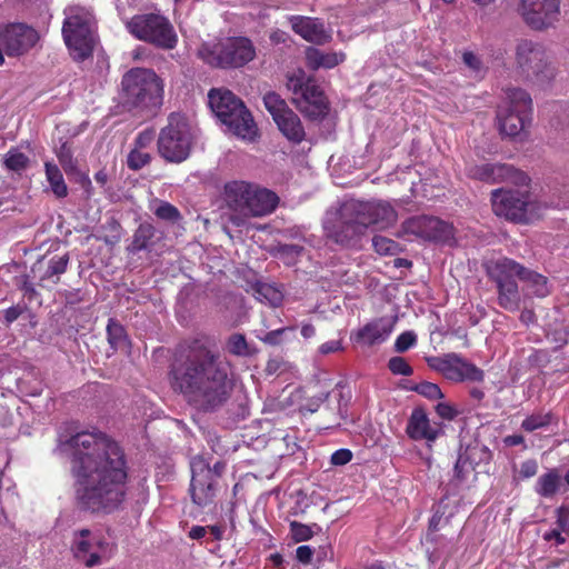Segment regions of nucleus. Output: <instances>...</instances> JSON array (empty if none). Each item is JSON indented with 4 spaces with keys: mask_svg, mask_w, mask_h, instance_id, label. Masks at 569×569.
<instances>
[{
    "mask_svg": "<svg viewBox=\"0 0 569 569\" xmlns=\"http://www.w3.org/2000/svg\"><path fill=\"white\" fill-rule=\"evenodd\" d=\"M69 452L76 507L112 513L127 499L129 462L124 449L102 431H80L62 442Z\"/></svg>",
    "mask_w": 569,
    "mask_h": 569,
    "instance_id": "obj_1",
    "label": "nucleus"
},
{
    "mask_svg": "<svg viewBox=\"0 0 569 569\" xmlns=\"http://www.w3.org/2000/svg\"><path fill=\"white\" fill-rule=\"evenodd\" d=\"M168 376L174 392L204 411L222 406L233 389L230 363L222 358L214 341L204 336L177 348Z\"/></svg>",
    "mask_w": 569,
    "mask_h": 569,
    "instance_id": "obj_2",
    "label": "nucleus"
},
{
    "mask_svg": "<svg viewBox=\"0 0 569 569\" xmlns=\"http://www.w3.org/2000/svg\"><path fill=\"white\" fill-rule=\"evenodd\" d=\"M397 220L395 208L385 200L349 199L341 203L338 217L325 226L329 240L345 248H358L369 228L386 229Z\"/></svg>",
    "mask_w": 569,
    "mask_h": 569,
    "instance_id": "obj_3",
    "label": "nucleus"
},
{
    "mask_svg": "<svg viewBox=\"0 0 569 569\" xmlns=\"http://www.w3.org/2000/svg\"><path fill=\"white\" fill-rule=\"evenodd\" d=\"M163 80L147 68H132L121 79V101L136 116L151 118L163 103Z\"/></svg>",
    "mask_w": 569,
    "mask_h": 569,
    "instance_id": "obj_4",
    "label": "nucleus"
},
{
    "mask_svg": "<svg viewBox=\"0 0 569 569\" xmlns=\"http://www.w3.org/2000/svg\"><path fill=\"white\" fill-rule=\"evenodd\" d=\"M197 56L211 68L236 70L253 61L257 52L251 39L233 36L213 42H203L199 47Z\"/></svg>",
    "mask_w": 569,
    "mask_h": 569,
    "instance_id": "obj_5",
    "label": "nucleus"
},
{
    "mask_svg": "<svg viewBox=\"0 0 569 569\" xmlns=\"http://www.w3.org/2000/svg\"><path fill=\"white\" fill-rule=\"evenodd\" d=\"M209 107L234 136L253 140L258 128L243 101L226 88H212L208 93Z\"/></svg>",
    "mask_w": 569,
    "mask_h": 569,
    "instance_id": "obj_6",
    "label": "nucleus"
},
{
    "mask_svg": "<svg viewBox=\"0 0 569 569\" xmlns=\"http://www.w3.org/2000/svg\"><path fill=\"white\" fill-rule=\"evenodd\" d=\"M64 16L61 32L70 57L76 62L92 58L97 40L93 14L83 7L72 6L64 10Z\"/></svg>",
    "mask_w": 569,
    "mask_h": 569,
    "instance_id": "obj_7",
    "label": "nucleus"
},
{
    "mask_svg": "<svg viewBox=\"0 0 569 569\" xmlns=\"http://www.w3.org/2000/svg\"><path fill=\"white\" fill-rule=\"evenodd\" d=\"M286 78V87L292 93V102L297 109L311 121L323 120L329 113L330 104L317 80L302 69L288 73Z\"/></svg>",
    "mask_w": 569,
    "mask_h": 569,
    "instance_id": "obj_8",
    "label": "nucleus"
},
{
    "mask_svg": "<svg viewBox=\"0 0 569 569\" xmlns=\"http://www.w3.org/2000/svg\"><path fill=\"white\" fill-rule=\"evenodd\" d=\"M513 59L518 72L538 86H547L556 78V67L540 42L518 39L513 49Z\"/></svg>",
    "mask_w": 569,
    "mask_h": 569,
    "instance_id": "obj_9",
    "label": "nucleus"
},
{
    "mask_svg": "<svg viewBox=\"0 0 569 569\" xmlns=\"http://www.w3.org/2000/svg\"><path fill=\"white\" fill-rule=\"evenodd\" d=\"M527 282L539 297L548 293L547 278L531 271L515 260L500 259V306L507 309H516L520 301L516 279Z\"/></svg>",
    "mask_w": 569,
    "mask_h": 569,
    "instance_id": "obj_10",
    "label": "nucleus"
},
{
    "mask_svg": "<svg viewBox=\"0 0 569 569\" xmlns=\"http://www.w3.org/2000/svg\"><path fill=\"white\" fill-rule=\"evenodd\" d=\"M191 148L192 134L186 117L177 112L170 113L167 124L158 134L159 156L167 162L181 163L189 158Z\"/></svg>",
    "mask_w": 569,
    "mask_h": 569,
    "instance_id": "obj_11",
    "label": "nucleus"
},
{
    "mask_svg": "<svg viewBox=\"0 0 569 569\" xmlns=\"http://www.w3.org/2000/svg\"><path fill=\"white\" fill-rule=\"evenodd\" d=\"M532 101L520 88L508 89L505 98L506 114L500 119V140L509 138L516 142L528 139L526 127L530 122Z\"/></svg>",
    "mask_w": 569,
    "mask_h": 569,
    "instance_id": "obj_12",
    "label": "nucleus"
},
{
    "mask_svg": "<svg viewBox=\"0 0 569 569\" xmlns=\"http://www.w3.org/2000/svg\"><path fill=\"white\" fill-rule=\"evenodd\" d=\"M127 30L136 39L162 50L177 46L178 37L168 18L158 13L133 16L127 23Z\"/></svg>",
    "mask_w": 569,
    "mask_h": 569,
    "instance_id": "obj_13",
    "label": "nucleus"
},
{
    "mask_svg": "<svg viewBox=\"0 0 569 569\" xmlns=\"http://www.w3.org/2000/svg\"><path fill=\"white\" fill-rule=\"evenodd\" d=\"M428 365L453 382H481L485 377L483 370L455 352L429 358Z\"/></svg>",
    "mask_w": 569,
    "mask_h": 569,
    "instance_id": "obj_14",
    "label": "nucleus"
},
{
    "mask_svg": "<svg viewBox=\"0 0 569 569\" xmlns=\"http://www.w3.org/2000/svg\"><path fill=\"white\" fill-rule=\"evenodd\" d=\"M518 12L532 30L542 31L559 19V0H519Z\"/></svg>",
    "mask_w": 569,
    "mask_h": 569,
    "instance_id": "obj_15",
    "label": "nucleus"
},
{
    "mask_svg": "<svg viewBox=\"0 0 569 569\" xmlns=\"http://www.w3.org/2000/svg\"><path fill=\"white\" fill-rule=\"evenodd\" d=\"M108 547V541L90 529L82 528L73 531L70 550L73 558L88 568L99 566L102 562L100 551Z\"/></svg>",
    "mask_w": 569,
    "mask_h": 569,
    "instance_id": "obj_16",
    "label": "nucleus"
},
{
    "mask_svg": "<svg viewBox=\"0 0 569 569\" xmlns=\"http://www.w3.org/2000/svg\"><path fill=\"white\" fill-rule=\"evenodd\" d=\"M190 495L192 502L199 507L213 503L217 493V483L211 479L209 463L201 456L193 457L191 462Z\"/></svg>",
    "mask_w": 569,
    "mask_h": 569,
    "instance_id": "obj_17",
    "label": "nucleus"
},
{
    "mask_svg": "<svg viewBox=\"0 0 569 569\" xmlns=\"http://www.w3.org/2000/svg\"><path fill=\"white\" fill-rule=\"evenodd\" d=\"M38 40V32L24 23H9L0 28V46L9 57L27 53Z\"/></svg>",
    "mask_w": 569,
    "mask_h": 569,
    "instance_id": "obj_18",
    "label": "nucleus"
},
{
    "mask_svg": "<svg viewBox=\"0 0 569 569\" xmlns=\"http://www.w3.org/2000/svg\"><path fill=\"white\" fill-rule=\"evenodd\" d=\"M407 232L433 242H448L453 238L452 224L432 216H418L405 222Z\"/></svg>",
    "mask_w": 569,
    "mask_h": 569,
    "instance_id": "obj_19",
    "label": "nucleus"
},
{
    "mask_svg": "<svg viewBox=\"0 0 569 569\" xmlns=\"http://www.w3.org/2000/svg\"><path fill=\"white\" fill-rule=\"evenodd\" d=\"M535 209L530 189L506 191L500 187V216L517 223H527L529 212Z\"/></svg>",
    "mask_w": 569,
    "mask_h": 569,
    "instance_id": "obj_20",
    "label": "nucleus"
},
{
    "mask_svg": "<svg viewBox=\"0 0 569 569\" xmlns=\"http://www.w3.org/2000/svg\"><path fill=\"white\" fill-rule=\"evenodd\" d=\"M406 433L415 441L426 440L430 448L431 442L443 435V429L441 423H431L425 409L418 407L412 410L408 419Z\"/></svg>",
    "mask_w": 569,
    "mask_h": 569,
    "instance_id": "obj_21",
    "label": "nucleus"
},
{
    "mask_svg": "<svg viewBox=\"0 0 569 569\" xmlns=\"http://www.w3.org/2000/svg\"><path fill=\"white\" fill-rule=\"evenodd\" d=\"M289 22L293 32L308 42L325 44L331 39L323 22L318 18L291 16Z\"/></svg>",
    "mask_w": 569,
    "mask_h": 569,
    "instance_id": "obj_22",
    "label": "nucleus"
},
{
    "mask_svg": "<svg viewBox=\"0 0 569 569\" xmlns=\"http://www.w3.org/2000/svg\"><path fill=\"white\" fill-rule=\"evenodd\" d=\"M473 449L467 448L461 451L453 466V475L447 485V491L451 495H457L475 479V465L471 460Z\"/></svg>",
    "mask_w": 569,
    "mask_h": 569,
    "instance_id": "obj_23",
    "label": "nucleus"
},
{
    "mask_svg": "<svg viewBox=\"0 0 569 569\" xmlns=\"http://www.w3.org/2000/svg\"><path fill=\"white\" fill-rule=\"evenodd\" d=\"M252 188L253 182L231 180L224 183L221 198L230 210L246 213Z\"/></svg>",
    "mask_w": 569,
    "mask_h": 569,
    "instance_id": "obj_24",
    "label": "nucleus"
},
{
    "mask_svg": "<svg viewBox=\"0 0 569 569\" xmlns=\"http://www.w3.org/2000/svg\"><path fill=\"white\" fill-rule=\"evenodd\" d=\"M279 201L276 192L253 183L246 213L251 217L269 216L277 209Z\"/></svg>",
    "mask_w": 569,
    "mask_h": 569,
    "instance_id": "obj_25",
    "label": "nucleus"
},
{
    "mask_svg": "<svg viewBox=\"0 0 569 569\" xmlns=\"http://www.w3.org/2000/svg\"><path fill=\"white\" fill-rule=\"evenodd\" d=\"M391 332L392 325L390 321L386 318H378L359 329L355 340L366 346L379 345L386 341Z\"/></svg>",
    "mask_w": 569,
    "mask_h": 569,
    "instance_id": "obj_26",
    "label": "nucleus"
},
{
    "mask_svg": "<svg viewBox=\"0 0 569 569\" xmlns=\"http://www.w3.org/2000/svg\"><path fill=\"white\" fill-rule=\"evenodd\" d=\"M56 156L67 176L77 177V181L86 190L91 188V180L88 173L80 171L78 160L73 157L72 148L68 142H63L56 149Z\"/></svg>",
    "mask_w": 569,
    "mask_h": 569,
    "instance_id": "obj_27",
    "label": "nucleus"
},
{
    "mask_svg": "<svg viewBox=\"0 0 569 569\" xmlns=\"http://www.w3.org/2000/svg\"><path fill=\"white\" fill-rule=\"evenodd\" d=\"M274 122L289 141L298 144L305 140V128L298 114L291 109L286 111L280 118H276Z\"/></svg>",
    "mask_w": 569,
    "mask_h": 569,
    "instance_id": "obj_28",
    "label": "nucleus"
},
{
    "mask_svg": "<svg viewBox=\"0 0 569 569\" xmlns=\"http://www.w3.org/2000/svg\"><path fill=\"white\" fill-rule=\"evenodd\" d=\"M345 59L346 54L343 52H323L313 47L306 50L307 66L312 70L335 68L343 62Z\"/></svg>",
    "mask_w": 569,
    "mask_h": 569,
    "instance_id": "obj_29",
    "label": "nucleus"
},
{
    "mask_svg": "<svg viewBox=\"0 0 569 569\" xmlns=\"http://www.w3.org/2000/svg\"><path fill=\"white\" fill-rule=\"evenodd\" d=\"M500 187L506 191L530 189V178L512 164H500Z\"/></svg>",
    "mask_w": 569,
    "mask_h": 569,
    "instance_id": "obj_30",
    "label": "nucleus"
},
{
    "mask_svg": "<svg viewBox=\"0 0 569 569\" xmlns=\"http://www.w3.org/2000/svg\"><path fill=\"white\" fill-rule=\"evenodd\" d=\"M156 232L157 230L151 223H140L136 229L132 241L128 246L127 250L133 254L142 250H150L153 246V238L156 237Z\"/></svg>",
    "mask_w": 569,
    "mask_h": 569,
    "instance_id": "obj_31",
    "label": "nucleus"
},
{
    "mask_svg": "<svg viewBox=\"0 0 569 569\" xmlns=\"http://www.w3.org/2000/svg\"><path fill=\"white\" fill-rule=\"evenodd\" d=\"M561 485V476L558 469H550L538 478L536 492L543 498L553 497Z\"/></svg>",
    "mask_w": 569,
    "mask_h": 569,
    "instance_id": "obj_32",
    "label": "nucleus"
},
{
    "mask_svg": "<svg viewBox=\"0 0 569 569\" xmlns=\"http://www.w3.org/2000/svg\"><path fill=\"white\" fill-rule=\"evenodd\" d=\"M44 173L53 194L60 199L66 198L68 196V186L59 167L51 161H46Z\"/></svg>",
    "mask_w": 569,
    "mask_h": 569,
    "instance_id": "obj_33",
    "label": "nucleus"
},
{
    "mask_svg": "<svg viewBox=\"0 0 569 569\" xmlns=\"http://www.w3.org/2000/svg\"><path fill=\"white\" fill-rule=\"evenodd\" d=\"M69 264V254L53 256L48 261L47 270L40 277V282L51 280L54 284L60 281V276L63 274Z\"/></svg>",
    "mask_w": 569,
    "mask_h": 569,
    "instance_id": "obj_34",
    "label": "nucleus"
},
{
    "mask_svg": "<svg viewBox=\"0 0 569 569\" xmlns=\"http://www.w3.org/2000/svg\"><path fill=\"white\" fill-rule=\"evenodd\" d=\"M253 293L259 301L272 307H278L283 299L282 292L270 283L257 282L253 286Z\"/></svg>",
    "mask_w": 569,
    "mask_h": 569,
    "instance_id": "obj_35",
    "label": "nucleus"
},
{
    "mask_svg": "<svg viewBox=\"0 0 569 569\" xmlns=\"http://www.w3.org/2000/svg\"><path fill=\"white\" fill-rule=\"evenodd\" d=\"M467 176L485 183L496 182V166L490 162L470 164L467 168Z\"/></svg>",
    "mask_w": 569,
    "mask_h": 569,
    "instance_id": "obj_36",
    "label": "nucleus"
},
{
    "mask_svg": "<svg viewBox=\"0 0 569 569\" xmlns=\"http://www.w3.org/2000/svg\"><path fill=\"white\" fill-rule=\"evenodd\" d=\"M30 163V159L27 154L19 151L17 148H10L4 154L3 167L17 173L24 171Z\"/></svg>",
    "mask_w": 569,
    "mask_h": 569,
    "instance_id": "obj_37",
    "label": "nucleus"
},
{
    "mask_svg": "<svg viewBox=\"0 0 569 569\" xmlns=\"http://www.w3.org/2000/svg\"><path fill=\"white\" fill-rule=\"evenodd\" d=\"M107 339L113 350H118L127 342L124 327L113 318H110L107 325Z\"/></svg>",
    "mask_w": 569,
    "mask_h": 569,
    "instance_id": "obj_38",
    "label": "nucleus"
},
{
    "mask_svg": "<svg viewBox=\"0 0 569 569\" xmlns=\"http://www.w3.org/2000/svg\"><path fill=\"white\" fill-rule=\"evenodd\" d=\"M263 104L268 112L272 116L273 121L280 118L286 111L290 110L284 99L274 91L267 92L263 96Z\"/></svg>",
    "mask_w": 569,
    "mask_h": 569,
    "instance_id": "obj_39",
    "label": "nucleus"
},
{
    "mask_svg": "<svg viewBox=\"0 0 569 569\" xmlns=\"http://www.w3.org/2000/svg\"><path fill=\"white\" fill-rule=\"evenodd\" d=\"M102 228L108 232L100 238L106 244L112 247L121 241L123 229L116 218H109Z\"/></svg>",
    "mask_w": 569,
    "mask_h": 569,
    "instance_id": "obj_40",
    "label": "nucleus"
},
{
    "mask_svg": "<svg viewBox=\"0 0 569 569\" xmlns=\"http://www.w3.org/2000/svg\"><path fill=\"white\" fill-rule=\"evenodd\" d=\"M289 527H290L291 538L295 542H302V541L310 540L315 535L313 528L319 529L317 523H313L310 526V525L301 523L299 521H291Z\"/></svg>",
    "mask_w": 569,
    "mask_h": 569,
    "instance_id": "obj_41",
    "label": "nucleus"
},
{
    "mask_svg": "<svg viewBox=\"0 0 569 569\" xmlns=\"http://www.w3.org/2000/svg\"><path fill=\"white\" fill-rule=\"evenodd\" d=\"M227 350L229 353L244 357L249 355V346L244 335L232 333L227 340Z\"/></svg>",
    "mask_w": 569,
    "mask_h": 569,
    "instance_id": "obj_42",
    "label": "nucleus"
},
{
    "mask_svg": "<svg viewBox=\"0 0 569 569\" xmlns=\"http://www.w3.org/2000/svg\"><path fill=\"white\" fill-rule=\"evenodd\" d=\"M372 247L375 251L381 256H392L396 254L399 250L398 242L382 236H375L372 238Z\"/></svg>",
    "mask_w": 569,
    "mask_h": 569,
    "instance_id": "obj_43",
    "label": "nucleus"
},
{
    "mask_svg": "<svg viewBox=\"0 0 569 569\" xmlns=\"http://www.w3.org/2000/svg\"><path fill=\"white\" fill-rule=\"evenodd\" d=\"M151 154L143 150L131 149L127 157V166L130 170L138 171L151 162Z\"/></svg>",
    "mask_w": 569,
    "mask_h": 569,
    "instance_id": "obj_44",
    "label": "nucleus"
},
{
    "mask_svg": "<svg viewBox=\"0 0 569 569\" xmlns=\"http://www.w3.org/2000/svg\"><path fill=\"white\" fill-rule=\"evenodd\" d=\"M157 218L176 223L182 219L179 209L170 202L162 201L154 211Z\"/></svg>",
    "mask_w": 569,
    "mask_h": 569,
    "instance_id": "obj_45",
    "label": "nucleus"
},
{
    "mask_svg": "<svg viewBox=\"0 0 569 569\" xmlns=\"http://www.w3.org/2000/svg\"><path fill=\"white\" fill-rule=\"evenodd\" d=\"M388 369L393 375L399 376H411L413 373L412 367L408 363V361L400 356H396L389 359L388 361Z\"/></svg>",
    "mask_w": 569,
    "mask_h": 569,
    "instance_id": "obj_46",
    "label": "nucleus"
},
{
    "mask_svg": "<svg viewBox=\"0 0 569 569\" xmlns=\"http://www.w3.org/2000/svg\"><path fill=\"white\" fill-rule=\"evenodd\" d=\"M550 421H551V415L550 413H545V415L537 413V415H531L530 417L526 418L522 421L521 427L526 431H533L536 429H539V428L548 426L550 423Z\"/></svg>",
    "mask_w": 569,
    "mask_h": 569,
    "instance_id": "obj_47",
    "label": "nucleus"
},
{
    "mask_svg": "<svg viewBox=\"0 0 569 569\" xmlns=\"http://www.w3.org/2000/svg\"><path fill=\"white\" fill-rule=\"evenodd\" d=\"M413 390L431 400L440 399L443 397L439 386L429 381H423L416 385Z\"/></svg>",
    "mask_w": 569,
    "mask_h": 569,
    "instance_id": "obj_48",
    "label": "nucleus"
},
{
    "mask_svg": "<svg viewBox=\"0 0 569 569\" xmlns=\"http://www.w3.org/2000/svg\"><path fill=\"white\" fill-rule=\"evenodd\" d=\"M417 341L412 331H405L398 336L395 342V349L398 352H405L410 349Z\"/></svg>",
    "mask_w": 569,
    "mask_h": 569,
    "instance_id": "obj_49",
    "label": "nucleus"
},
{
    "mask_svg": "<svg viewBox=\"0 0 569 569\" xmlns=\"http://www.w3.org/2000/svg\"><path fill=\"white\" fill-rule=\"evenodd\" d=\"M154 136V130L152 128L142 130L136 137L132 149L143 150L148 148L153 142Z\"/></svg>",
    "mask_w": 569,
    "mask_h": 569,
    "instance_id": "obj_50",
    "label": "nucleus"
},
{
    "mask_svg": "<svg viewBox=\"0 0 569 569\" xmlns=\"http://www.w3.org/2000/svg\"><path fill=\"white\" fill-rule=\"evenodd\" d=\"M462 61L476 74H480L483 71L481 59L472 51H465L462 53Z\"/></svg>",
    "mask_w": 569,
    "mask_h": 569,
    "instance_id": "obj_51",
    "label": "nucleus"
},
{
    "mask_svg": "<svg viewBox=\"0 0 569 569\" xmlns=\"http://www.w3.org/2000/svg\"><path fill=\"white\" fill-rule=\"evenodd\" d=\"M296 327H284L276 330H271L267 332L263 337L260 338V340L270 346H278L281 343V336L287 331L291 330L293 331Z\"/></svg>",
    "mask_w": 569,
    "mask_h": 569,
    "instance_id": "obj_52",
    "label": "nucleus"
},
{
    "mask_svg": "<svg viewBox=\"0 0 569 569\" xmlns=\"http://www.w3.org/2000/svg\"><path fill=\"white\" fill-rule=\"evenodd\" d=\"M436 412L440 418L446 420H453L459 415L458 409L447 402H439L436 406Z\"/></svg>",
    "mask_w": 569,
    "mask_h": 569,
    "instance_id": "obj_53",
    "label": "nucleus"
},
{
    "mask_svg": "<svg viewBox=\"0 0 569 569\" xmlns=\"http://www.w3.org/2000/svg\"><path fill=\"white\" fill-rule=\"evenodd\" d=\"M352 452L349 449H338L336 450L330 458V462L333 466H345L352 459Z\"/></svg>",
    "mask_w": 569,
    "mask_h": 569,
    "instance_id": "obj_54",
    "label": "nucleus"
},
{
    "mask_svg": "<svg viewBox=\"0 0 569 569\" xmlns=\"http://www.w3.org/2000/svg\"><path fill=\"white\" fill-rule=\"evenodd\" d=\"M538 463L533 459L523 461L520 465L519 476L523 479L531 478L537 475Z\"/></svg>",
    "mask_w": 569,
    "mask_h": 569,
    "instance_id": "obj_55",
    "label": "nucleus"
},
{
    "mask_svg": "<svg viewBox=\"0 0 569 569\" xmlns=\"http://www.w3.org/2000/svg\"><path fill=\"white\" fill-rule=\"evenodd\" d=\"M313 549L310 546H299L296 550V557L299 562L309 565L312 560Z\"/></svg>",
    "mask_w": 569,
    "mask_h": 569,
    "instance_id": "obj_56",
    "label": "nucleus"
},
{
    "mask_svg": "<svg viewBox=\"0 0 569 569\" xmlns=\"http://www.w3.org/2000/svg\"><path fill=\"white\" fill-rule=\"evenodd\" d=\"M24 311L23 307L12 306L4 311V321L7 325L14 322Z\"/></svg>",
    "mask_w": 569,
    "mask_h": 569,
    "instance_id": "obj_57",
    "label": "nucleus"
},
{
    "mask_svg": "<svg viewBox=\"0 0 569 569\" xmlns=\"http://www.w3.org/2000/svg\"><path fill=\"white\" fill-rule=\"evenodd\" d=\"M328 398L329 392H322L320 393V396L310 399L306 405L307 410H309L310 412L318 411L320 405L325 403L328 400Z\"/></svg>",
    "mask_w": 569,
    "mask_h": 569,
    "instance_id": "obj_58",
    "label": "nucleus"
},
{
    "mask_svg": "<svg viewBox=\"0 0 569 569\" xmlns=\"http://www.w3.org/2000/svg\"><path fill=\"white\" fill-rule=\"evenodd\" d=\"M341 342L338 341V340H331V341H327L325 343H322L319 348L320 352L322 355H328V353H332V352H336V351H339L341 350Z\"/></svg>",
    "mask_w": 569,
    "mask_h": 569,
    "instance_id": "obj_59",
    "label": "nucleus"
},
{
    "mask_svg": "<svg viewBox=\"0 0 569 569\" xmlns=\"http://www.w3.org/2000/svg\"><path fill=\"white\" fill-rule=\"evenodd\" d=\"M209 470L211 472V479H214L216 483H218V479L223 475L226 470V462L217 461L212 468L209 466Z\"/></svg>",
    "mask_w": 569,
    "mask_h": 569,
    "instance_id": "obj_60",
    "label": "nucleus"
},
{
    "mask_svg": "<svg viewBox=\"0 0 569 569\" xmlns=\"http://www.w3.org/2000/svg\"><path fill=\"white\" fill-rule=\"evenodd\" d=\"M469 396L478 406H480L483 402L486 395L483 388L475 386L469 389Z\"/></svg>",
    "mask_w": 569,
    "mask_h": 569,
    "instance_id": "obj_61",
    "label": "nucleus"
},
{
    "mask_svg": "<svg viewBox=\"0 0 569 569\" xmlns=\"http://www.w3.org/2000/svg\"><path fill=\"white\" fill-rule=\"evenodd\" d=\"M557 522L562 531H569V510L560 509Z\"/></svg>",
    "mask_w": 569,
    "mask_h": 569,
    "instance_id": "obj_62",
    "label": "nucleus"
},
{
    "mask_svg": "<svg viewBox=\"0 0 569 569\" xmlns=\"http://www.w3.org/2000/svg\"><path fill=\"white\" fill-rule=\"evenodd\" d=\"M207 533V527L203 526H193L189 530L188 537L192 540H199L203 538Z\"/></svg>",
    "mask_w": 569,
    "mask_h": 569,
    "instance_id": "obj_63",
    "label": "nucleus"
},
{
    "mask_svg": "<svg viewBox=\"0 0 569 569\" xmlns=\"http://www.w3.org/2000/svg\"><path fill=\"white\" fill-rule=\"evenodd\" d=\"M21 290L23 291L24 296H27L29 299H32L37 295L33 283L30 282L29 280L23 281Z\"/></svg>",
    "mask_w": 569,
    "mask_h": 569,
    "instance_id": "obj_64",
    "label": "nucleus"
}]
</instances>
